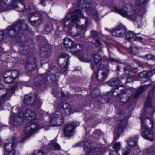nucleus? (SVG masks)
Here are the masks:
<instances>
[{"label":"nucleus","mask_w":155,"mask_h":155,"mask_svg":"<svg viewBox=\"0 0 155 155\" xmlns=\"http://www.w3.org/2000/svg\"><path fill=\"white\" fill-rule=\"evenodd\" d=\"M121 83L120 79L117 78H112L107 81V84L109 86L112 87H116L112 92V95L115 97L119 94V91H120L124 89L123 86H119Z\"/></svg>","instance_id":"14"},{"label":"nucleus","mask_w":155,"mask_h":155,"mask_svg":"<svg viewBox=\"0 0 155 155\" xmlns=\"http://www.w3.org/2000/svg\"><path fill=\"white\" fill-rule=\"evenodd\" d=\"M109 61L111 62H114L115 61V60L113 58H110L109 59Z\"/></svg>","instance_id":"60"},{"label":"nucleus","mask_w":155,"mask_h":155,"mask_svg":"<svg viewBox=\"0 0 155 155\" xmlns=\"http://www.w3.org/2000/svg\"><path fill=\"white\" fill-rule=\"evenodd\" d=\"M24 21H18L7 28L5 31L8 35L11 38L21 37L24 31L21 28V27H27Z\"/></svg>","instance_id":"6"},{"label":"nucleus","mask_w":155,"mask_h":155,"mask_svg":"<svg viewBox=\"0 0 155 155\" xmlns=\"http://www.w3.org/2000/svg\"><path fill=\"white\" fill-rule=\"evenodd\" d=\"M133 78L132 77H129L127 78L126 83H130L133 81Z\"/></svg>","instance_id":"51"},{"label":"nucleus","mask_w":155,"mask_h":155,"mask_svg":"<svg viewBox=\"0 0 155 155\" xmlns=\"http://www.w3.org/2000/svg\"><path fill=\"white\" fill-rule=\"evenodd\" d=\"M147 153L150 154L151 155H155V146L152 145L144 150L140 151V153H143V154Z\"/></svg>","instance_id":"31"},{"label":"nucleus","mask_w":155,"mask_h":155,"mask_svg":"<svg viewBox=\"0 0 155 155\" xmlns=\"http://www.w3.org/2000/svg\"><path fill=\"white\" fill-rule=\"evenodd\" d=\"M101 150L98 147H94L91 148L87 152V155H100L101 154Z\"/></svg>","instance_id":"28"},{"label":"nucleus","mask_w":155,"mask_h":155,"mask_svg":"<svg viewBox=\"0 0 155 155\" xmlns=\"http://www.w3.org/2000/svg\"><path fill=\"white\" fill-rule=\"evenodd\" d=\"M61 96L63 97H65V95H64V92H61Z\"/></svg>","instance_id":"61"},{"label":"nucleus","mask_w":155,"mask_h":155,"mask_svg":"<svg viewBox=\"0 0 155 155\" xmlns=\"http://www.w3.org/2000/svg\"><path fill=\"white\" fill-rule=\"evenodd\" d=\"M16 138L15 137H13L9 140L8 143H6L5 144V153H6L8 155L11 153L14 152L15 153L14 150L16 146Z\"/></svg>","instance_id":"20"},{"label":"nucleus","mask_w":155,"mask_h":155,"mask_svg":"<svg viewBox=\"0 0 155 155\" xmlns=\"http://www.w3.org/2000/svg\"><path fill=\"white\" fill-rule=\"evenodd\" d=\"M125 113V111L123 110L119 112L116 114V120L117 121H119V119L120 120L116 129V135L117 136L122 133L127 124V119L126 117Z\"/></svg>","instance_id":"9"},{"label":"nucleus","mask_w":155,"mask_h":155,"mask_svg":"<svg viewBox=\"0 0 155 155\" xmlns=\"http://www.w3.org/2000/svg\"><path fill=\"white\" fill-rule=\"evenodd\" d=\"M36 59L33 56L30 57L26 63V67L29 71L33 70L37 66Z\"/></svg>","instance_id":"24"},{"label":"nucleus","mask_w":155,"mask_h":155,"mask_svg":"<svg viewBox=\"0 0 155 155\" xmlns=\"http://www.w3.org/2000/svg\"><path fill=\"white\" fill-rule=\"evenodd\" d=\"M44 153L42 149L35 150L34 151L32 155H43Z\"/></svg>","instance_id":"43"},{"label":"nucleus","mask_w":155,"mask_h":155,"mask_svg":"<svg viewBox=\"0 0 155 155\" xmlns=\"http://www.w3.org/2000/svg\"><path fill=\"white\" fill-rule=\"evenodd\" d=\"M64 44L65 48L70 49L71 53L73 55L78 54L83 49L81 45L79 44L74 45L73 41L69 38H66L64 39Z\"/></svg>","instance_id":"11"},{"label":"nucleus","mask_w":155,"mask_h":155,"mask_svg":"<svg viewBox=\"0 0 155 155\" xmlns=\"http://www.w3.org/2000/svg\"><path fill=\"white\" fill-rule=\"evenodd\" d=\"M94 43V50L95 51L100 52L102 51V44L100 42L99 40L96 39Z\"/></svg>","instance_id":"32"},{"label":"nucleus","mask_w":155,"mask_h":155,"mask_svg":"<svg viewBox=\"0 0 155 155\" xmlns=\"http://www.w3.org/2000/svg\"><path fill=\"white\" fill-rule=\"evenodd\" d=\"M113 147L114 149H120L121 147V145L119 142L115 143L113 146Z\"/></svg>","instance_id":"45"},{"label":"nucleus","mask_w":155,"mask_h":155,"mask_svg":"<svg viewBox=\"0 0 155 155\" xmlns=\"http://www.w3.org/2000/svg\"><path fill=\"white\" fill-rule=\"evenodd\" d=\"M77 124L76 125L74 122H73L66 126L64 129V134L66 136L69 137L73 135L74 130L79 125V123H77Z\"/></svg>","instance_id":"23"},{"label":"nucleus","mask_w":155,"mask_h":155,"mask_svg":"<svg viewBox=\"0 0 155 155\" xmlns=\"http://www.w3.org/2000/svg\"><path fill=\"white\" fill-rule=\"evenodd\" d=\"M110 155H120L116 150H113L111 151Z\"/></svg>","instance_id":"50"},{"label":"nucleus","mask_w":155,"mask_h":155,"mask_svg":"<svg viewBox=\"0 0 155 155\" xmlns=\"http://www.w3.org/2000/svg\"><path fill=\"white\" fill-rule=\"evenodd\" d=\"M17 44L21 48L19 50L20 53L23 55H27L29 53L31 48L27 45L25 44V42H23L20 38L17 41Z\"/></svg>","instance_id":"22"},{"label":"nucleus","mask_w":155,"mask_h":155,"mask_svg":"<svg viewBox=\"0 0 155 155\" xmlns=\"http://www.w3.org/2000/svg\"><path fill=\"white\" fill-rule=\"evenodd\" d=\"M100 91L98 89L94 90L91 93V96L92 98H94L100 94Z\"/></svg>","instance_id":"39"},{"label":"nucleus","mask_w":155,"mask_h":155,"mask_svg":"<svg viewBox=\"0 0 155 155\" xmlns=\"http://www.w3.org/2000/svg\"><path fill=\"white\" fill-rule=\"evenodd\" d=\"M114 10L115 12L122 16L132 20L134 21V23H137L138 26L141 25V19L143 15L141 11L134 9L129 4L124 5L120 9L114 7Z\"/></svg>","instance_id":"3"},{"label":"nucleus","mask_w":155,"mask_h":155,"mask_svg":"<svg viewBox=\"0 0 155 155\" xmlns=\"http://www.w3.org/2000/svg\"><path fill=\"white\" fill-rule=\"evenodd\" d=\"M7 72L8 73L7 75H10L12 78H13L14 80L18 77V72L17 70L9 71H7Z\"/></svg>","instance_id":"36"},{"label":"nucleus","mask_w":155,"mask_h":155,"mask_svg":"<svg viewBox=\"0 0 155 155\" xmlns=\"http://www.w3.org/2000/svg\"><path fill=\"white\" fill-rule=\"evenodd\" d=\"M109 94L108 93L105 97L104 98H102L101 99L102 100H104V101H105L106 102L108 103L109 102L110 99L109 97H108L107 99H106V98L107 97H110V96H111V95L110 94V96H109Z\"/></svg>","instance_id":"48"},{"label":"nucleus","mask_w":155,"mask_h":155,"mask_svg":"<svg viewBox=\"0 0 155 155\" xmlns=\"http://www.w3.org/2000/svg\"><path fill=\"white\" fill-rule=\"evenodd\" d=\"M17 86L15 85L12 87L10 90H0V99L3 101H5L9 99L12 94L15 93V89ZM3 103L0 101V106L2 105Z\"/></svg>","instance_id":"18"},{"label":"nucleus","mask_w":155,"mask_h":155,"mask_svg":"<svg viewBox=\"0 0 155 155\" xmlns=\"http://www.w3.org/2000/svg\"><path fill=\"white\" fill-rule=\"evenodd\" d=\"M90 0H78V6L80 8L86 12L87 14H92L94 20L97 21L98 19L97 12L94 8H89L90 6Z\"/></svg>","instance_id":"8"},{"label":"nucleus","mask_w":155,"mask_h":155,"mask_svg":"<svg viewBox=\"0 0 155 155\" xmlns=\"http://www.w3.org/2000/svg\"><path fill=\"white\" fill-rule=\"evenodd\" d=\"M40 4L41 5L43 6H45V2L44 1H41Z\"/></svg>","instance_id":"56"},{"label":"nucleus","mask_w":155,"mask_h":155,"mask_svg":"<svg viewBox=\"0 0 155 155\" xmlns=\"http://www.w3.org/2000/svg\"><path fill=\"white\" fill-rule=\"evenodd\" d=\"M53 26L51 23L47 24L45 28V32L48 34L52 31L53 30Z\"/></svg>","instance_id":"37"},{"label":"nucleus","mask_w":155,"mask_h":155,"mask_svg":"<svg viewBox=\"0 0 155 155\" xmlns=\"http://www.w3.org/2000/svg\"><path fill=\"white\" fill-rule=\"evenodd\" d=\"M39 14L37 13H34L29 19V22L32 25L37 26L39 25L42 21L41 17H39L38 19H35V17L38 16Z\"/></svg>","instance_id":"26"},{"label":"nucleus","mask_w":155,"mask_h":155,"mask_svg":"<svg viewBox=\"0 0 155 155\" xmlns=\"http://www.w3.org/2000/svg\"><path fill=\"white\" fill-rule=\"evenodd\" d=\"M139 137L138 135H135L134 137H130L128 140L127 143L130 148L132 149H134L136 150L138 148L137 143Z\"/></svg>","instance_id":"25"},{"label":"nucleus","mask_w":155,"mask_h":155,"mask_svg":"<svg viewBox=\"0 0 155 155\" xmlns=\"http://www.w3.org/2000/svg\"><path fill=\"white\" fill-rule=\"evenodd\" d=\"M92 56L95 62V64H91V68L92 69H95L96 67L101 68V67H105L106 65H104V63L105 62L102 60L101 57L100 55L98 54H94Z\"/></svg>","instance_id":"21"},{"label":"nucleus","mask_w":155,"mask_h":155,"mask_svg":"<svg viewBox=\"0 0 155 155\" xmlns=\"http://www.w3.org/2000/svg\"><path fill=\"white\" fill-rule=\"evenodd\" d=\"M16 119H14V122H13V124H14V125H16Z\"/></svg>","instance_id":"62"},{"label":"nucleus","mask_w":155,"mask_h":155,"mask_svg":"<svg viewBox=\"0 0 155 155\" xmlns=\"http://www.w3.org/2000/svg\"><path fill=\"white\" fill-rule=\"evenodd\" d=\"M148 72L150 73V74H151V76H152L153 75L155 74V70H152L151 71H148Z\"/></svg>","instance_id":"55"},{"label":"nucleus","mask_w":155,"mask_h":155,"mask_svg":"<svg viewBox=\"0 0 155 155\" xmlns=\"http://www.w3.org/2000/svg\"><path fill=\"white\" fill-rule=\"evenodd\" d=\"M139 48L136 46H131L130 49L131 53L133 54H136L138 53Z\"/></svg>","instance_id":"40"},{"label":"nucleus","mask_w":155,"mask_h":155,"mask_svg":"<svg viewBox=\"0 0 155 155\" xmlns=\"http://www.w3.org/2000/svg\"><path fill=\"white\" fill-rule=\"evenodd\" d=\"M154 96H155V89H153L149 91L145 104L147 112H149L147 114L148 117L153 116L154 113L155 112V108L152 107L151 101V98H153Z\"/></svg>","instance_id":"16"},{"label":"nucleus","mask_w":155,"mask_h":155,"mask_svg":"<svg viewBox=\"0 0 155 155\" xmlns=\"http://www.w3.org/2000/svg\"><path fill=\"white\" fill-rule=\"evenodd\" d=\"M143 39V38L140 36H137L136 35V39L135 40L137 41H140Z\"/></svg>","instance_id":"52"},{"label":"nucleus","mask_w":155,"mask_h":155,"mask_svg":"<svg viewBox=\"0 0 155 155\" xmlns=\"http://www.w3.org/2000/svg\"><path fill=\"white\" fill-rule=\"evenodd\" d=\"M145 58L147 60H150L152 58V56L151 54H147L145 56Z\"/></svg>","instance_id":"53"},{"label":"nucleus","mask_w":155,"mask_h":155,"mask_svg":"<svg viewBox=\"0 0 155 155\" xmlns=\"http://www.w3.org/2000/svg\"><path fill=\"white\" fill-rule=\"evenodd\" d=\"M49 129V128L48 127V128L46 129H45V130H47Z\"/></svg>","instance_id":"64"},{"label":"nucleus","mask_w":155,"mask_h":155,"mask_svg":"<svg viewBox=\"0 0 155 155\" xmlns=\"http://www.w3.org/2000/svg\"><path fill=\"white\" fill-rule=\"evenodd\" d=\"M59 73L57 68L54 66H51L48 70L47 73L38 76L36 78V81L35 84L36 86L45 84H47L48 83V81L47 78V74L49 76L52 74Z\"/></svg>","instance_id":"7"},{"label":"nucleus","mask_w":155,"mask_h":155,"mask_svg":"<svg viewBox=\"0 0 155 155\" xmlns=\"http://www.w3.org/2000/svg\"><path fill=\"white\" fill-rule=\"evenodd\" d=\"M5 155H15V153L14 152H13L12 153H11L8 155L6 154V153H5Z\"/></svg>","instance_id":"59"},{"label":"nucleus","mask_w":155,"mask_h":155,"mask_svg":"<svg viewBox=\"0 0 155 155\" xmlns=\"http://www.w3.org/2000/svg\"><path fill=\"white\" fill-rule=\"evenodd\" d=\"M60 22L64 28L74 36L79 35L88 25L87 18L84 17L81 11L77 9L73 12L70 11Z\"/></svg>","instance_id":"1"},{"label":"nucleus","mask_w":155,"mask_h":155,"mask_svg":"<svg viewBox=\"0 0 155 155\" xmlns=\"http://www.w3.org/2000/svg\"><path fill=\"white\" fill-rule=\"evenodd\" d=\"M59 75V73H57V74H52V75L48 76L52 81H55L58 80V78Z\"/></svg>","instance_id":"41"},{"label":"nucleus","mask_w":155,"mask_h":155,"mask_svg":"<svg viewBox=\"0 0 155 155\" xmlns=\"http://www.w3.org/2000/svg\"><path fill=\"white\" fill-rule=\"evenodd\" d=\"M27 83H28V82H21V83H20V84H21V85H23L25 84V85H27V86H29V85H28L27 84Z\"/></svg>","instance_id":"58"},{"label":"nucleus","mask_w":155,"mask_h":155,"mask_svg":"<svg viewBox=\"0 0 155 155\" xmlns=\"http://www.w3.org/2000/svg\"><path fill=\"white\" fill-rule=\"evenodd\" d=\"M117 69L118 71L120 69V67L119 66H117Z\"/></svg>","instance_id":"63"},{"label":"nucleus","mask_w":155,"mask_h":155,"mask_svg":"<svg viewBox=\"0 0 155 155\" xmlns=\"http://www.w3.org/2000/svg\"><path fill=\"white\" fill-rule=\"evenodd\" d=\"M48 147L49 149L54 148L56 150H59L61 149L60 145L56 143V140H55L52 141L51 143L48 146Z\"/></svg>","instance_id":"33"},{"label":"nucleus","mask_w":155,"mask_h":155,"mask_svg":"<svg viewBox=\"0 0 155 155\" xmlns=\"http://www.w3.org/2000/svg\"><path fill=\"white\" fill-rule=\"evenodd\" d=\"M4 32L3 31H0V43L2 41L4 36Z\"/></svg>","instance_id":"49"},{"label":"nucleus","mask_w":155,"mask_h":155,"mask_svg":"<svg viewBox=\"0 0 155 155\" xmlns=\"http://www.w3.org/2000/svg\"><path fill=\"white\" fill-rule=\"evenodd\" d=\"M91 140H88L85 141L84 143V146L85 148H88L91 146Z\"/></svg>","instance_id":"44"},{"label":"nucleus","mask_w":155,"mask_h":155,"mask_svg":"<svg viewBox=\"0 0 155 155\" xmlns=\"http://www.w3.org/2000/svg\"><path fill=\"white\" fill-rule=\"evenodd\" d=\"M149 85V84L140 87L138 88L132 98L131 97L132 93L131 91L130 90H125L124 92V89L120 91H119V94L116 97L119 95V98L121 104H125L129 101L131 99L137 98L142 92L147 89Z\"/></svg>","instance_id":"5"},{"label":"nucleus","mask_w":155,"mask_h":155,"mask_svg":"<svg viewBox=\"0 0 155 155\" xmlns=\"http://www.w3.org/2000/svg\"><path fill=\"white\" fill-rule=\"evenodd\" d=\"M138 152L134 149L126 147L122 150V155H137Z\"/></svg>","instance_id":"27"},{"label":"nucleus","mask_w":155,"mask_h":155,"mask_svg":"<svg viewBox=\"0 0 155 155\" xmlns=\"http://www.w3.org/2000/svg\"><path fill=\"white\" fill-rule=\"evenodd\" d=\"M83 50V49L82 50ZM82 50L79 53L78 55V57L80 60L83 62H89L91 60V58L92 56L90 55H88L86 54L80 53L82 52Z\"/></svg>","instance_id":"29"},{"label":"nucleus","mask_w":155,"mask_h":155,"mask_svg":"<svg viewBox=\"0 0 155 155\" xmlns=\"http://www.w3.org/2000/svg\"><path fill=\"white\" fill-rule=\"evenodd\" d=\"M40 125L36 123H28L26 125L24 131V135L21 137L20 140L18 142L21 143L27 138L30 137L37 130L40 129Z\"/></svg>","instance_id":"10"},{"label":"nucleus","mask_w":155,"mask_h":155,"mask_svg":"<svg viewBox=\"0 0 155 155\" xmlns=\"http://www.w3.org/2000/svg\"><path fill=\"white\" fill-rule=\"evenodd\" d=\"M108 74V66L106 65L105 67L100 68L96 71L94 72L92 78L99 81H103L107 78Z\"/></svg>","instance_id":"13"},{"label":"nucleus","mask_w":155,"mask_h":155,"mask_svg":"<svg viewBox=\"0 0 155 155\" xmlns=\"http://www.w3.org/2000/svg\"><path fill=\"white\" fill-rule=\"evenodd\" d=\"M8 72L6 71L4 74V78L5 82L8 84H10L13 82L14 80L13 78H12L10 75H7Z\"/></svg>","instance_id":"35"},{"label":"nucleus","mask_w":155,"mask_h":155,"mask_svg":"<svg viewBox=\"0 0 155 155\" xmlns=\"http://www.w3.org/2000/svg\"><path fill=\"white\" fill-rule=\"evenodd\" d=\"M150 72H148V71H143L140 73L139 77L141 78H147L151 77Z\"/></svg>","instance_id":"38"},{"label":"nucleus","mask_w":155,"mask_h":155,"mask_svg":"<svg viewBox=\"0 0 155 155\" xmlns=\"http://www.w3.org/2000/svg\"><path fill=\"white\" fill-rule=\"evenodd\" d=\"M91 35L94 37H97L98 36L97 32L95 31H91Z\"/></svg>","instance_id":"47"},{"label":"nucleus","mask_w":155,"mask_h":155,"mask_svg":"<svg viewBox=\"0 0 155 155\" xmlns=\"http://www.w3.org/2000/svg\"><path fill=\"white\" fill-rule=\"evenodd\" d=\"M4 86L2 84H0V90H6V89H4Z\"/></svg>","instance_id":"57"},{"label":"nucleus","mask_w":155,"mask_h":155,"mask_svg":"<svg viewBox=\"0 0 155 155\" xmlns=\"http://www.w3.org/2000/svg\"><path fill=\"white\" fill-rule=\"evenodd\" d=\"M56 112L51 116L49 122L50 126H59L63 123V117L67 116L71 113V107L68 103L61 102L59 104L56 110Z\"/></svg>","instance_id":"2"},{"label":"nucleus","mask_w":155,"mask_h":155,"mask_svg":"<svg viewBox=\"0 0 155 155\" xmlns=\"http://www.w3.org/2000/svg\"><path fill=\"white\" fill-rule=\"evenodd\" d=\"M24 101L25 104L33 105L36 107H40L42 104L41 102L35 93L25 95Z\"/></svg>","instance_id":"15"},{"label":"nucleus","mask_w":155,"mask_h":155,"mask_svg":"<svg viewBox=\"0 0 155 155\" xmlns=\"http://www.w3.org/2000/svg\"><path fill=\"white\" fill-rule=\"evenodd\" d=\"M141 128L143 130L141 135L145 139L152 141L154 132L153 128L155 125V122L149 117H145L143 114L141 116Z\"/></svg>","instance_id":"4"},{"label":"nucleus","mask_w":155,"mask_h":155,"mask_svg":"<svg viewBox=\"0 0 155 155\" xmlns=\"http://www.w3.org/2000/svg\"><path fill=\"white\" fill-rule=\"evenodd\" d=\"M138 71V69L137 68H133L132 69V72L133 73H136Z\"/></svg>","instance_id":"54"},{"label":"nucleus","mask_w":155,"mask_h":155,"mask_svg":"<svg viewBox=\"0 0 155 155\" xmlns=\"http://www.w3.org/2000/svg\"><path fill=\"white\" fill-rule=\"evenodd\" d=\"M106 30L111 32L113 36L119 37L124 36L127 31L125 26L122 24H120L112 31L107 28Z\"/></svg>","instance_id":"19"},{"label":"nucleus","mask_w":155,"mask_h":155,"mask_svg":"<svg viewBox=\"0 0 155 155\" xmlns=\"http://www.w3.org/2000/svg\"><path fill=\"white\" fill-rule=\"evenodd\" d=\"M149 0H136L135 4L137 5L141 6L145 4Z\"/></svg>","instance_id":"42"},{"label":"nucleus","mask_w":155,"mask_h":155,"mask_svg":"<svg viewBox=\"0 0 155 155\" xmlns=\"http://www.w3.org/2000/svg\"><path fill=\"white\" fill-rule=\"evenodd\" d=\"M69 56L68 54L64 53L61 54L58 60V62L62 69L61 72H66L68 70Z\"/></svg>","instance_id":"17"},{"label":"nucleus","mask_w":155,"mask_h":155,"mask_svg":"<svg viewBox=\"0 0 155 155\" xmlns=\"http://www.w3.org/2000/svg\"><path fill=\"white\" fill-rule=\"evenodd\" d=\"M16 118L26 120L28 123H35V120L37 118V113L32 110L27 109L24 113H20Z\"/></svg>","instance_id":"12"},{"label":"nucleus","mask_w":155,"mask_h":155,"mask_svg":"<svg viewBox=\"0 0 155 155\" xmlns=\"http://www.w3.org/2000/svg\"><path fill=\"white\" fill-rule=\"evenodd\" d=\"M46 47L45 46H42L40 50L41 53H43V55L46 58L48 57L51 55V51L50 49H48V47L47 45H45Z\"/></svg>","instance_id":"30"},{"label":"nucleus","mask_w":155,"mask_h":155,"mask_svg":"<svg viewBox=\"0 0 155 155\" xmlns=\"http://www.w3.org/2000/svg\"><path fill=\"white\" fill-rule=\"evenodd\" d=\"M125 73L128 74L130 73V68L129 66H127L125 67L124 69Z\"/></svg>","instance_id":"46"},{"label":"nucleus","mask_w":155,"mask_h":155,"mask_svg":"<svg viewBox=\"0 0 155 155\" xmlns=\"http://www.w3.org/2000/svg\"><path fill=\"white\" fill-rule=\"evenodd\" d=\"M126 38L128 40L131 41H133L135 40L136 35L132 31L128 32L126 35Z\"/></svg>","instance_id":"34"}]
</instances>
